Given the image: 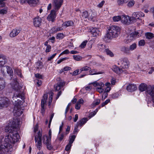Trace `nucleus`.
<instances>
[{"mask_svg": "<svg viewBox=\"0 0 154 154\" xmlns=\"http://www.w3.org/2000/svg\"><path fill=\"white\" fill-rule=\"evenodd\" d=\"M20 122L18 119L13 121L12 125L11 127L8 125L5 128V131L9 133L8 135L5 136V141L6 143H15L19 141L20 139V136L17 130L19 129Z\"/></svg>", "mask_w": 154, "mask_h": 154, "instance_id": "obj_1", "label": "nucleus"}, {"mask_svg": "<svg viewBox=\"0 0 154 154\" xmlns=\"http://www.w3.org/2000/svg\"><path fill=\"white\" fill-rule=\"evenodd\" d=\"M12 87L14 90V92L13 97L14 100H15L14 106L20 107V105L22 104V101L19 99H17V101L16 99L17 98H20L22 100L24 99V95L22 93V87L19 85L17 79L14 80L13 83H11Z\"/></svg>", "mask_w": 154, "mask_h": 154, "instance_id": "obj_2", "label": "nucleus"}, {"mask_svg": "<svg viewBox=\"0 0 154 154\" xmlns=\"http://www.w3.org/2000/svg\"><path fill=\"white\" fill-rule=\"evenodd\" d=\"M120 28L118 26L116 25L110 26L106 35V37L108 39H112L118 37Z\"/></svg>", "mask_w": 154, "mask_h": 154, "instance_id": "obj_3", "label": "nucleus"}, {"mask_svg": "<svg viewBox=\"0 0 154 154\" xmlns=\"http://www.w3.org/2000/svg\"><path fill=\"white\" fill-rule=\"evenodd\" d=\"M146 94L149 95L151 98L147 100V105L148 106H154V85H149L146 91Z\"/></svg>", "mask_w": 154, "mask_h": 154, "instance_id": "obj_4", "label": "nucleus"}, {"mask_svg": "<svg viewBox=\"0 0 154 154\" xmlns=\"http://www.w3.org/2000/svg\"><path fill=\"white\" fill-rule=\"evenodd\" d=\"M140 34L138 32H135L130 34L127 38L124 41V42L126 44H128L134 39L138 38L141 36Z\"/></svg>", "mask_w": 154, "mask_h": 154, "instance_id": "obj_5", "label": "nucleus"}, {"mask_svg": "<svg viewBox=\"0 0 154 154\" xmlns=\"http://www.w3.org/2000/svg\"><path fill=\"white\" fill-rule=\"evenodd\" d=\"M118 64L122 68L127 69L129 66L130 63L128 58L124 57L120 60Z\"/></svg>", "mask_w": 154, "mask_h": 154, "instance_id": "obj_6", "label": "nucleus"}, {"mask_svg": "<svg viewBox=\"0 0 154 154\" xmlns=\"http://www.w3.org/2000/svg\"><path fill=\"white\" fill-rule=\"evenodd\" d=\"M42 132L39 131L38 132V135L35 137V146L40 150L42 148Z\"/></svg>", "mask_w": 154, "mask_h": 154, "instance_id": "obj_7", "label": "nucleus"}, {"mask_svg": "<svg viewBox=\"0 0 154 154\" xmlns=\"http://www.w3.org/2000/svg\"><path fill=\"white\" fill-rule=\"evenodd\" d=\"M63 0H53V5L54 9L57 11L60 8L63 3Z\"/></svg>", "mask_w": 154, "mask_h": 154, "instance_id": "obj_8", "label": "nucleus"}, {"mask_svg": "<svg viewBox=\"0 0 154 154\" xmlns=\"http://www.w3.org/2000/svg\"><path fill=\"white\" fill-rule=\"evenodd\" d=\"M48 97L47 94H44L41 102V111L42 113H44L45 111V106L46 105V100Z\"/></svg>", "mask_w": 154, "mask_h": 154, "instance_id": "obj_9", "label": "nucleus"}, {"mask_svg": "<svg viewBox=\"0 0 154 154\" xmlns=\"http://www.w3.org/2000/svg\"><path fill=\"white\" fill-rule=\"evenodd\" d=\"M132 20L131 17L125 15H121V22L124 24L128 25L130 23Z\"/></svg>", "mask_w": 154, "mask_h": 154, "instance_id": "obj_10", "label": "nucleus"}, {"mask_svg": "<svg viewBox=\"0 0 154 154\" xmlns=\"http://www.w3.org/2000/svg\"><path fill=\"white\" fill-rule=\"evenodd\" d=\"M144 16V14L142 12H136L133 13L131 18L132 20H140V18L143 17Z\"/></svg>", "mask_w": 154, "mask_h": 154, "instance_id": "obj_11", "label": "nucleus"}, {"mask_svg": "<svg viewBox=\"0 0 154 154\" xmlns=\"http://www.w3.org/2000/svg\"><path fill=\"white\" fill-rule=\"evenodd\" d=\"M9 101L8 99L5 98H0V109L7 107Z\"/></svg>", "mask_w": 154, "mask_h": 154, "instance_id": "obj_12", "label": "nucleus"}, {"mask_svg": "<svg viewBox=\"0 0 154 154\" xmlns=\"http://www.w3.org/2000/svg\"><path fill=\"white\" fill-rule=\"evenodd\" d=\"M57 11L55 10H51L50 14L48 16L47 19L49 21L54 22L56 17V12Z\"/></svg>", "mask_w": 154, "mask_h": 154, "instance_id": "obj_13", "label": "nucleus"}, {"mask_svg": "<svg viewBox=\"0 0 154 154\" xmlns=\"http://www.w3.org/2000/svg\"><path fill=\"white\" fill-rule=\"evenodd\" d=\"M42 22L41 18L38 16L35 17L33 20V24L35 27H39L41 25Z\"/></svg>", "mask_w": 154, "mask_h": 154, "instance_id": "obj_14", "label": "nucleus"}, {"mask_svg": "<svg viewBox=\"0 0 154 154\" xmlns=\"http://www.w3.org/2000/svg\"><path fill=\"white\" fill-rule=\"evenodd\" d=\"M23 109H21V107L14 106V115L16 116H20L23 113Z\"/></svg>", "mask_w": 154, "mask_h": 154, "instance_id": "obj_15", "label": "nucleus"}, {"mask_svg": "<svg viewBox=\"0 0 154 154\" xmlns=\"http://www.w3.org/2000/svg\"><path fill=\"white\" fill-rule=\"evenodd\" d=\"M7 61L6 56L2 54H0V67L3 66Z\"/></svg>", "mask_w": 154, "mask_h": 154, "instance_id": "obj_16", "label": "nucleus"}, {"mask_svg": "<svg viewBox=\"0 0 154 154\" xmlns=\"http://www.w3.org/2000/svg\"><path fill=\"white\" fill-rule=\"evenodd\" d=\"M90 32L92 33L93 37H96L100 34L99 29L96 28H91Z\"/></svg>", "mask_w": 154, "mask_h": 154, "instance_id": "obj_17", "label": "nucleus"}, {"mask_svg": "<svg viewBox=\"0 0 154 154\" xmlns=\"http://www.w3.org/2000/svg\"><path fill=\"white\" fill-rule=\"evenodd\" d=\"M65 83L62 81L58 82L57 84L54 86L56 91H59L64 85Z\"/></svg>", "mask_w": 154, "mask_h": 154, "instance_id": "obj_18", "label": "nucleus"}, {"mask_svg": "<svg viewBox=\"0 0 154 154\" xmlns=\"http://www.w3.org/2000/svg\"><path fill=\"white\" fill-rule=\"evenodd\" d=\"M137 89L136 85L134 84H129L127 87V90L129 92L134 91Z\"/></svg>", "mask_w": 154, "mask_h": 154, "instance_id": "obj_19", "label": "nucleus"}, {"mask_svg": "<svg viewBox=\"0 0 154 154\" xmlns=\"http://www.w3.org/2000/svg\"><path fill=\"white\" fill-rule=\"evenodd\" d=\"M149 86L147 87V84L144 83H142L138 87L140 91L141 92H143L146 90V91H147V89Z\"/></svg>", "mask_w": 154, "mask_h": 154, "instance_id": "obj_20", "label": "nucleus"}, {"mask_svg": "<svg viewBox=\"0 0 154 154\" xmlns=\"http://www.w3.org/2000/svg\"><path fill=\"white\" fill-rule=\"evenodd\" d=\"M20 32L19 29H13L10 34V36L11 37H14L18 35Z\"/></svg>", "mask_w": 154, "mask_h": 154, "instance_id": "obj_21", "label": "nucleus"}, {"mask_svg": "<svg viewBox=\"0 0 154 154\" xmlns=\"http://www.w3.org/2000/svg\"><path fill=\"white\" fill-rule=\"evenodd\" d=\"M121 50L124 53L130 55L131 53L129 48L125 46H123L121 48Z\"/></svg>", "mask_w": 154, "mask_h": 154, "instance_id": "obj_22", "label": "nucleus"}, {"mask_svg": "<svg viewBox=\"0 0 154 154\" xmlns=\"http://www.w3.org/2000/svg\"><path fill=\"white\" fill-rule=\"evenodd\" d=\"M80 16L82 20L88 18L89 17V14L87 11H85L81 13Z\"/></svg>", "mask_w": 154, "mask_h": 154, "instance_id": "obj_23", "label": "nucleus"}, {"mask_svg": "<svg viewBox=\"0 0 154 154\" xmlns=\"http://www.w3.org/2000/svg\"><path fill=\"white\" fill-rule=\"evenodd\" d=\"M74 23L73 21L69 20L66 21L63 23L62 24V26L65 27L72 26L74 25Z\"/></svg>", "mask_w": 154, "mask_h": 154, "instance_id": "obj_24", "label": "nucleus"}, {"mask_svg": "<svg viewBox=\"0 0 154 154\" xmlns=\"http://www.w3.org/2000/svg\"><path fill=\"white\" fill-rule=\"evenodd\" d=\"M43 143L45 144H47L51 142V138L48 137L47 136L44 135L42 137Z\"/></svg>", "mask_w": 154, "mask_h": 154, "instance_id": "obj_25", "label": "nucleus"}, {"mask_svg": "<svg viewBox=\"0 0 154 154\" xmlns=\"http://www.w3.org/2000/svg\"><path fill=\"white\" fill-rule=\"evenodd\" d=\"M14 73L15 75H18L20 78H22L23 76L22 75L21 70L18 68H16L14 70Z\"/></svg>", "mask_w": 154, "mask_h": 154, "instance_id": "obj_26", "label": "nucleus"}, {"mask_svg": "<svg viewBox=\"0 0 154 154\" xmlns=\"http://www.w3.org/2000/svg\"><path fill=\"white\" fill-rule=\"evenodd\" d=\"M5 82L2 78L0 77V91L3 90L5 87Z\"/></svg>", "mask_w": 154, "mask_h": 154, "instance_id": "obj_27", "label": "nucleus"}, {"mask_svg": "<svg viewBox=\"0 0 154 154\" xmlns=\"http://www.w3.org/2000/svg\"><path fill=\"white\" fill-rule=\"evenodd\" d=\"M87 121V119L85 118L82 119L80 121H79L77 124L80 126H82Z\"/></svg>", "mask_w": 154, "mask_h": 154, "instance_id": "obj_28", "label": "nucleus"}, {"mask_svg": "<svg viewBox=\"0 0 154 154\" xmlns=\"http://www.w3.org/2000/svg\"><path fill=\"white\" fill-rule=\"evenodd\" d=\"M98 48L100 51L104 52L107 48L105 45L101 44L98 45Z\"/></svg>", "mask_w": 154, "mask_h": 154, "instance_id": "obj_29", "label": "nucleus"}, {"mask_svg": "<svg viewBox=\"0 0 154 154\" xmlns=\"http://www.w3.org/2000/svg\"><path fill=\"white\" fill-rule=\"evenodd\" d=\"M96 17V14L95 13L91 11L89 14V17L88 19L90 20H94V19Z\"/></svg>", "mask_w": 154, "mask_h": 154, "instance_id": "obj_30", "label": "nucleus"}, {"mask_svg": "<svg viewBox=\"0 0 154 154\" xmlns=\"http://www.w3.org/2000/svg\"><path fill=\"white\" fill-rule=\"evenodd\" d=\"M5 67L7 70V73L11 76L13 75V70L11 68L8 66H5Z\"/></svg>", "mask_w": 154, "mask_h": 154, "instance_id": "obj_31", "label": "nucleus"}, {"mask_svg": "<svg viewBox=\"0 0 154 154\" xmlns=\"http://www.w3.org/2000/svg\"><path fill=\"white\" fill-rule=\"evenodd\" d=\"M89 72L91 75L99 74L102 73V72H97L96 70L95 69H91L89 70Z\"/></svg>", "mask_w": 154, "mask_h": 154, "instance_id": "obj_32", "label": "nucleus"}, {"mask_svg": "<svg viewBox=\"0 0 154 154\" xmlns=\"http://www.w3.org/2000/svg\"><path fill=\"white\" fill-rule=\"evenodd\" d=\"M145 36L146 38L150 39L154 37V34L151 32H147L145 34Z\"/></svg>", "mask_w": 154, "mask_h": 154, "instance_id": "obj_33", "label": "nucleus"}, {"mask_svg": "<svg viewBox=\"0 0 154 154\" xmlns=\"http://www.w3.org/2000/svg\"><path fill=\"white\" fill-rule=\"evenodd\" d=\"M105 85L106 87L105 89V92H109L111 90V87L110 86L111 84L109 82H107L105 83Z\"/></svg>", "mask_w": 154, "mask_h": 154, "instance_id": "obj_34", "label": "nucleus"}, {"mask_svg": "<svg viewBox=\"0 0 154 154\" xmlns=\"http://www.w3.org/2000/svg\"><path fill=\"white\" fill-rule=\"evenodd\" d=\"M100 103V100L99 99H97L94 101L91 105V107L93 108L96 106L98 105Z\"/></svg>", "mask_w": 154, "mask_h": 154, "instance_id": "obj_35", "label": "nucleus"}, {"mask_svg": "<svg viewBox=\"0 0 154 154\" xmlns=\"http://www.w3.org/2000/svg\"><path fill=\"white\" fill-rule=\"evenodd\" d=\"M112 69L114 72L117 74H119L121 72V69L116 66L113 67Z\"/></svg>", "mask_w": 154, "mask_h": 154, "instance_id": "obj_36", "label": "nucleus"}, {"mask_svg": "<svg viewBox=\"0 0 154 154\" xmlns=\"http://www.w3.org/2000/svg\"><path fill=\"white\" fill-rule=\"evenodd\" d=\"M91 69V68L89 66H85L80 69V72H81L83 71H86L89 70Z\"/></svg>", "mask_w": 154, "mask_h": 154, "instance_id": "obj_37", "label": "nucleus"}, {"mask_svg": "<svg viewBox=\"0 0 154 154\" xmlns=\"http://www.w3.org/2000/svg\"><path fill=\"white\" fill-rule=\"evenodd\" d=\"M92 84L94 86H101L103 87L104 85V84L103 83L101 82L98 83L96 81L93 82Z\"/></svg>", "mask_w": 154, "mask_h": 154, "instance_id": "obj_38", "label": "nucleus"}, {"mask_svg": "<svg viewBox=\"0 0 154 154\" xmlns=\"http://www.w3.org/2000/svg\"><path fill=\"white\" fill-rule=\"evenodd\" d=\"M121 16H114L112 18V19L114 22H118L119 20H121Z\"/></svg>", "mask_w": 154, "mask_h": 154, "instance_id": "obj_39", "label": "nucleus"}, {"mask_svg": "<svg viewBox=\"0 0 154 154\" xmlns=\"http://www.w3.org/2000/svg\"><path fill=\"white\" fill-rule=\"evenodd\" d=\"M137 48V44L135 43H134L129 46V48L130 51H133L135 49Z\"/></svg>", "mask_w": 154, "mask_h": 154, "instance_id": "obj_40", "label": "nucleus"}, {"mask_svg": "<svg viewBox=\"0 0 154 154\" xmlns=\"http://www.w3.org/2000/svg\"><path fill=\"white\" fill-rule=\"evenodd\" d=\"M53 97V93H51L49 97V101L48 103V106H51V103Z\"/></svg>", "mask_w": 154, "mask_h": 154, "instance_id": "obj_41", "label": "nucleus"}, {"mask_svg": "<svg viewBox=\"0 0 154 154\" xmlns=\"http://www.w3.org/2000/svg\"><path fill=\"white\" fill-rule=\"evenodd\" d=\"M126 0H117V3L119 6H122L126 3Z\"/></svg>", "mask_w": 154, "mask_h": 154, "instance_id": "obj_42", "label": "nucleus"}, {"mask_svg": "<svg viewBox=\"0 0 154 154\" xmlns=\"http://www.w3.org/2000/svg\"><path fill=\"white\" fill-rule=\"evenodd\" d=\"M135 4V2L134 1L132 0L130 1L127 4V6L129 8L132 7L134 6Z\"/></svg>", "mask_w": 154, "mask_h": 154, "instance_id": "obj_43", "label": "nucleus"}, {"mask_svg": "<svg viewBox=\"0 0 154 154\" xmlns=\"http://www.w3.org/2000/svg\"><path fill=\"white\" fill-rule=\"evenodd\" d=\"M105 52H106L107 54L111 57H113L114 55L113 53L107 48H106Z\"/></svg>", "mask_w": 154, "mask_h": 154, "instance_id": "obj_44", "label": "nucleus"}, {"mask_svg": "<svg viewBox=\"0 0 154 154\" xmlns=\"http://www.w3.org/2000/svg\"><path fill=\"white\" fill-rule=\"evenodd\" d=\"M75 137V136L74 135L72 136L71 137H70L69 138V143L72 144L74 141Z\"/></svg>", "mask_w": 154, "mask_h": 154, "instance_id": "obj_45", "label": "nucleus"}, {"mask_svg": "<svg viewBox=\"0 0 154 154\" xmlns=\"http://www.w3.org/2000/svg\"><path fill=\"white\" fill-rule=\"evenodd\" d=\"M73 57L74 59L75 60H81L82 59V57L81 56L79 55H73Z\"/></svg>", "mask_w": 154, "mask_h": 154, "instance_id": "obj_46", "label": "nucleus"}, {"mask_svg": "<svg viewBox=\"0 0 154 154\" xmlns=\"http://www.w3.org/2000/svg\"><path fill=\"white\" fill-rule=\"evenodd\" d=\"M145 42L144 40L142 39L140 40L138 42V45L139 46H143L145 45Z\"/></svg>", "mask_w": 154, "mask_h": 154, "instance_id": "obj_47", "label": "nucleus"}, {"mask_svg": "<svg viewBox=\"0 0 154 154\" xmlns=\"http://www.w3.org/2000/svg\"><path fill=\"white\" fill-rule=\"evenodd\" d=\"M8 8H5L4 9L0 10V14H4L7 13Z\"/></svg>", "mask_w": 154, "mask_h": 154, "instance_id": "obj_48", "label": "nucleus"}, {"mask_svg": "<svg viewBox=\"0 0 154 154\" xmlns=\"http://www.w3.org/2000/svg\"><path fill=\"white\" fill-rule=\"evenodd\" d=\"M64 37V35L62 33H59L57 34V38L61 39L63 38Z\"/></svg>", "mask_w": 154, "mask_h": 154, "instance_id": "obj_49", "label": "nucleus"}, {"mask_svg": "<svg viewBox=\"0 0 154 154\" xmlns=\"http://www.w3.org/2000/svg\"><path fill=\"white\" fill-rule=\"evenodd\" d=\"M37 66H38V67L42 68L43 66V63L41 61H38L36 63Z\"/></svg>", "mask_w": 154, "mask_h": 154, "instance_id": "obj_50", "label": "nucleus"}, {"mask_svg": "<svg viewBox=\"0 0 154 154\" xmlns=\"http://www.w3.org/2000/svg\"><path fill=\"white\" fill-rule=\"evenodd\" d=\"M87 43V41H85L83 42L80 45V47L81 48H84L86 45Z\"/></svg>", "mask_w": 154, "mask_h": 154, "instance_id": "obj_51", "label": "nucleus"}, {"mask_svg": "<svg viewBox=\"0 0 154 154\" xmlns=\"http://www.w3.org/2000/svg\"><path fill=\"white\" fill-rule=\"evenodd\" d=\"M71 146L72 144L69 143L67 145L65 149V150L66 151H69L70 149Z\"/></svg>", "mask_w": 154, "mask_h": 154, "instance_id": "obj_52", "label": "nucleus"}, {"mask_svg": "<svg viewBox=\"0 0 154 154\" xmlns=\"http://www.w3.org/2000/svg\"><path fill=\"white\" fill-rule=\"evenodd\" d=\"M56 54L57 53H55L53 54L51 56L48 57V61H49L51 60L55 56Z\"/></svg>", "mask_w": 154, "mask_h": 154, "instance_id": "obj_53", "label": "nucleus"}, {"mask_svg": "<svg viewBox=\"0 0 154 154\" xmlns=\"http://www.w3.org/2000/svg\"><path fill=\"white\" fill-rule=\"evenodd\" d=\"M51 47L50 45H47L45 50V52L46 53L49 52L51 51Z\"/></svg>", "mask_w": 154, "mask_h": 154, "instance_id": "obj_54", "label": "nucleus"}, {"mask_svg": "<svg viewBox=\"0 0 154 154\" xmlns=\"http://www.w3.org/2000/svg\"><path fill=\"white\" fill-rule=\"evenodd\" d=\"M46 145L47 148L48 149L50 150L52 149L53 147L51 145V142L46 144Z\"/></svg>", "mask_w": 154, "mask_h": 154, "instance_id": "obj_55", "label": "nucleus"}, {"mask_svg": "<svg viewBox=\"0 0 154 154\" xmlns=\"http://www.w3.org/2000/svg\"><path fill=\"white\" fill-rule=\"evenodd\" d=\"M68 58L67 57H64L63 58H62L59 60H58L57 62V63L59 64L60 63L62 62V61L66 60V59H68Z\"/></svg>", "mask_w": 154, "mask_h": 154, "instance_id": "obj_56", "label": "nucleus"}, {"mask_svg": "<svg viewBox=\"0 0 154 154\" xmlns=\"http://www.w3.org/2000/svg\"><path fill=\"white\" fill-rule=\"evenodd\" d=\"M107 93V92H105L102 95V99L103 100H104L107 97L108 94Z\"/></svg>", "mask_w": 154, "mask_h": 154, "instance_id": "obj_57", "label": "nucleus"}, {"mask_svg": "<svg viewBox=\"0 0 154 154\" xmlns=\"http://www.w3.org/2000/svg\"><path fill=\"white\" fill-rule=\"evenodd\" d=\"M64 134H61L60 135L58 136V139L60 141L62 140L64 138Z\"/></svg>", "mask_w": 154, "mask_h": 154, "instance_id": "obj_58", "label": "nucleus"}, {"mask_svg": "<svg viewBox=\"0 0 154 154\" xmlns=\"http://www.w3.org/2000/svg\"><path fill=\"white\" fill-rule=\"evenodd\" d=\"M38 86H40L42 84V82L41 80L39 79H36L35 80Z\"/></svg>", "mask_w": 154, "mask_h": 154, "instance_id": "obj_59", "label": "nucleus"}, {"mask_svg": "<svg viewBox=\"0 0 154 154\" xmlns=\"http://www.w3.org/2000/svg\"><path fill=\"white\" fill-rule=\"evenodd\" d=\"M105 1H102L97 6L99 8H101L102 7Z\"/></svg>", "mask_w": 154, "mask_h": 154, "instance_id": "obj_60", "label": "nucleus"}, {"mask_svg": "<svg viewBox=\"0 0 154 154\" xmlns=\"http://www.w3.org/2000/svg\"><path fill=\"white\" fill-rule=\"evenodd\" d=\"M110 82H111V84L112 85H115V84L116 83V80L115 79L112 78L111 79Z\"/></svg>", "mask_w": 154, "mask_h": 154, "instance_id": "obj_61", "label": "nucleus"}, {"mask_svg": "<svg viewBox=\"0 0 154 154\" xmlns=\"http://www.w3.org/2000/svg\"><path fill=\"white\" fill-rule=\"evenodd\" d=\"M35 76L36 78L38 79H42V76L39 73L35 74Z\"/></svg>", "mask_w": 154, "mask_h": 154, "instance_id": "obj_62", "label": "nucleus"}, {"mask_svg": "<svg viewBox=\"0 0 154 154\" xmlns=\"http://www.w3.org/2000/svg\"><path fill=\"white\" fill-rule=\"evenodd\" d=\"M79 69H77L74 71L72 73V75H76L78 74Z\"/></svg>", "mask_w": 154, "mask_h": 154, "instance_id": "obj_63", "label": "nucleus"}, {"mask_svg": "<svg viewBox=\"0 0 154 154\" xmlns=\"http://www.w3.org/2000/svg\"><path fill=\"white\" fill-rule=\"evenodd\" d=\"M79 126L77 124L74 128V131L75 132H77L78 131V127Z\"/></svg>", "mask_w": 154, "mask_h": 154, "instance_id": "obj_64", "label": "nucleus"}]
</instances>
